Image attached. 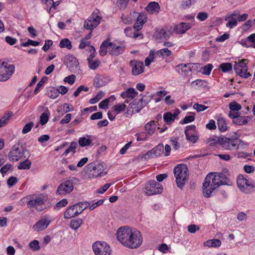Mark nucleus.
I'll list each match as a JSON object with an SVG mask.
<instances>
[{"label":"nucleus","instance_id":"f3484780","mask_svg":"<svg viewBox=\"0 0 255 255\" xmlns=\"http://www.w3.org/2000/svg\"><path fill=\"white\" fill-rule=\"evenodd\" d=\"M230 118L232 120V123L238 126H244L248 122V117L242 116L240 113L236 114L235 115L230 114Z\"/></svg>","mask_w":255,"mask_h":255},{"label":"nucleus","instance_id":"79ce46f5","mask_svg":"<svg viewBox=\"0 0 255 255\" xmlns=\"http://www.w3.org/2000/svg\"><path fill=\"white\" fill-rule=\"evenodd\" d=\"M104 93L102 91H99L95 97L92 98L90 100V103L94 104L97 103L100 100H101L104 96Z\"/></svg>","mask_w":255,"mask_h":255},{"label":"nucleus","instance_id":"1a4fd4ad","mask_svg":"<svg viewBox=\"0 0 255 255\" xmlns=\"http://www.w3.org/2000/svg\"><path fill=\"white\" fill-rule=\"evenodd\" d=\"M248 60L247 59H243L239 60L238 62H235L234 66V69L237 74L241 77L247 78L251 75L248 73L247 63Z\"/></svg>","mask_w":255,"mask_h":255},{"label":"nucleus","instance_id":"e433bc0d","mask_svg":"<svg viewBox=\"0 0 255 255\" xmlns=\"http://www.w3.org/2000/svg\"><path fill=\"white\" fill-rule=\"evenodd\" d=\"M59 46L61 48H66L69 50L72 47L71 41L67 38L62 39L60 42Z\"/></svg>","mask_w":255,"mask_h":255},{"label":"nucleus","instance_id":"bb28decb","mask_svg":"<svg viewBox=\"0 0 255 255\" xmlns=\"http://www.w3.org/2000/svg\"><path fill=\"white\" fill-rule=\"evenodd\" d=\"M137 95V92L133 88H129L127 91L121 93V96L123 98L133 99Z\"/></svg>","mask_w":255,"mask_h":255},{"label":"nucleus","instance_id":"5701e85b","mask_svg":"<svg viewBox=\"0 0 255 255\" xmlns=\"http://www.w3.org/2000/svg\"><path fill=\"white\" fill-rule=\"evenodd\" d=\"M143 99L141 98L139 100H133L129 105L130 109L133 110L135 113H138L143 108L144 105L143 103Z\"/></svg>","mask_w":255,"mask_h":255},{"label":"nucleus","instance_id":"20e7f679","mask_svg":"<svg viewBox=\"0 0 255 255\" xmlns=\"http://www.w3.org/2000/svg\"><path fill=\"white\" fill-rule=\"evenodd\" d=\"M174 174L178 187L182 189L188 179V168L185 164H180L174 168Z\"/></svg>","mask_w":255,"mask_h":255},{"label":"nucleus","instance_id":"052dcab7","mask_svg":"<svg viewBox=\"0 0 255 255\" xmlns=\"http://www.w3.org/2000/svg\"><path fill=\"white\" fill-rule=\"evenodd\" d=\"M157 37L160 39H167L169 38V36L168 33L165 31V30L161 29L159 32L157 33Z\"/></svg>","mask_w":255,"mask_h":255},{"label":"nucleus","instance_id":"f03ea898","mask_svg":"<svg viewBox=\"0 0 255 255\" xmlns=\"http://www.w3.org/2000/svg\"><path fill=\"white\" fill-rule=\"evenodd\" d=\"M222 178L223 176L213 173H210L206 176L203 184V195L205 197H210L212 192L221 185L228 184Z\"/></svg>","mask_w":255,"mask_h":255},{"label":"nucleus","instance_id":"6e6d98bb","mask_svg":"<svg viewBox=\"0 0 255 255\" xmlns=\"http://www.w3.org/2000/svg\"><path fill=\"white\" fill-rule=\"evenodd\" d=\"M213 68V65L211 64H208L203 68L202 73L204 75H209L211 73Z\"/></svg>","mask_w":255,"mask_h":255},{"label":"nucleus","instance_id":"09e8293b","mask_svg":"<svg viewBox=\"0 0 255 255\" xmlns=\"http://www.w3.org/2000/svg\"><path fill=\"white\" fill-rule=\"evenodd\" d=\"M163 118L165 122L167 123L170 122H173L175 120V119L172 116V114H171L170 112L165 113Z\"/></svg>","mask_w":255,"mask_h":255},{"label":"nucleus","instance_id":"e2e57ef3","mask_svg":"<svg viewBox=\"0 0 255 255\" xmlns=\"http://www.w3.org/2000/svg\"><path fill=\"white\" fill-rule=\"evenodd\" d=\"M195 117L194 116H186L182 121L180 122L181 124H185L194 121Z\"/></svg>","mask_w":255,"mask_h":255},{"label":"nucleus","instance_id":"a19ab883","mask_svg":"<svg viewBox=\"0 0 255 255\" xmlns=\"http://www.w3.org/2000/svg\"><path fill=\"white\" fill-rule=\"evenodd\" d=\"M186 139L192 143H195L198 139V136L195 134H191L187 133V131H184Z\"/></svg>","mask_w":255,"mask_h":255},{"label":"nucleus","instance_id":"8fccbe9b","mask_svg":"<svg viewBox=\"0 0 255 255\" xmlns=\"http://www.w3.org/2000/svg\"><path fill=\"white\" fill-rule=\"evenodd\" d=\"M33 126L34 124L32 122H29L28 123L26 124L22 128V133L26 134L29 132L31 130L32 127H33Z\"/></svg>","mask_w":255,"mask_h":255},{"label":"nucleus","instance_id":"a211bd4d","mask_svg":"<svg viewBox=\"0 0 255 255\" xmlns=\"http://www.w3.org/2000/svg\"><path fill=\"white\" fill-rule=\"evenodd\" d=\"M130 65L132 66V75H138L143 72L144 66L142 62L136 60L131 61Z\"/></svg>","mask_w":255,"mask_h":255},{"label":"nucleus","instance_id":"7ed1b4c3","mask_svg":"<svg viewBox=\"0 0 255 255\" xmlns=\"http://www.w3.org/2000/svg\"><path fill=\"white\" fill-rule=\"evenodd\" d=\"M29 150L19 143L14 144L8 153V157L11 161H17L22 158L30 156Z\"/></svg>","mask_w":255,"mask_h":255},{"label":"nucleus","instance_id":"3c124183","mask_svg":"<svg viewBox=\"0 0 255 255\" xmlns=\"http://www.w3.org/2000/svg\"><path fill=\"white\" fill-rule=\"evenodd\" d=\"M39 42L36 41H33L31 39H28L25 42L22 43L21 45L23 47H26L29 45H32L33 46H37L39 44Z\"/></svg>","mask_w":255,"mask_h":255},{"label":"nucleus","instance_id":"c03bdc74","mask_svg":"<svg viewBox=\"0 0 255 255\" xmlns=\"http://www.w3.org/2000/svg\"><path fill=\"white\" fill-rule=\"evenodd\" d=\"M193 108L199 113L206 110L208 107L198 103H195L194 104Z\"/></svg>","mask_w":255,"mask_h":255},{"label":"nucleus","instance_id":"69168bd1","mask_svg":"<svg viewBox=\"0 0 255 255\" xmlns=\"http://www.w3.org/2000/svg\"><path fill=\"white\" fill-rule=\"evenodd\" d=\"M170 142L173 148L175 150L179 149L180 147L179 143H178V138L176 137L174 139H170Z\"/></svg>","mask_w":255,"mask_h":255},{"label":"nucleus","instance_id":"f257e3e1","mask_svg":"<svg viewBox=\"0 0 255 255\" xmlns=\"http://www.w3.org/2000/svg\"><path fill=\"white\" fill-rule=\"evenodd\" d=\"M117 237L122 244L130 249L138 248L142 242L140 232L135 229L132 231L128 227L119 228L117 231Z\"/></svg>","mask_w":255,"mask_h":255},{"label":"nucleus","instance_id":"bf43d9fd","mask_svg":"<svg viewBox=\"0 0 255 255\" xmlns=\"http://www.w3.org/2000/svg\"><path fill=\"white\" fill-rule=\"evenodd\" d=\"M154 52L151 51L150 52L148 57H146L145 59V65L146 66H148L150 65L151 62L153 61L154 59Z\"/></svg>","mask_w":255,"mask_h":255},{"label":"nucleus","instance_id":"0eeeda50","mask_svg":"<svg viewBox=\"0 0 255 255\" xmlns=\"http://www.w3.org/2000/svg\"><path fill=\"white\" fill-rule=\"evenodd\" d=\"M237 184L240 191L246 194L252 193L255 187V183L253 181L246 179L243 175L238 176Z\"/></svg>","mask_w":255,"mask_h":255},{"label":"nucleus","instance_id":"864d4df0","mask_svg":"<svg viewBox=\"0 0 255 255\" xmlns=\"http://www.w3.org/2000/svg\"><path fill=\"white\" fill-rule=\"evenodd\" d=\"M68 204V201L66 199H63L56 203L54 207L55 209H59L62 207H65Z\"/></svg>","mask_w":255,"mask_h":255},{"label":"nucleus","instance_id":"6e6552de","mask_svg":"<svg viewBox=\"0 0 255 255\" xmlns=\"http://www.w3.org/2000/svg\"><path fill=\"white\" fill-rule=\"evenodd\" d=\"M162 186L155 180H149L145 184L143 188L144 194L146 196H152L162 193Z\"/></svg>","mask_w":255,"mask_h":255},{"label":"nucleus","instance_id":"58836bf2","mask_svg":"<svg viewBox=\"0 0 255 255\" xmlns=\"http://www.w3.org/2000/svg\"><path fill=\"white\" fill-rule=\"evenodd\" d=\"M171 51L166 48L161 49L157 52V54L161 56L163 58L168 57L171 55Z\"/></svg>","mask_w":255,"mask_h":255},{"label":"nucleus","instance_id":"13d9d810","mask_svg":"<svg viewBox=\"0 0 255 255\" xmlns=\"http://www.w3.org/2000/svg\"><path fill=\"white\" fill-rule=\"evenodd\" d=\"M129 0H118L117 5L121 9H125L128 4Z\"/></svg>","mask_w":255,"mask_h":255},{"label":"nucleus","instance_id":"603ef678","mask_svg":"<svg viewBox=\"0 0 255 255\" xmlns=\"http://www.w3.org/2000/svg\"><path fill=\"white\" fill-rule=\"evenodd\" d=\"M89 88L87 87H85L84 85L80 86L74 93V96L76 97H78L79 94L83 91L87 92Z\"/></svg>","mask_w":255,"mask_h":255},{"label":"nucleus","instance_id":"72a5a7b5","mask_svg":"<svg viewBox=\"0 0 255 255\" xmlns=\"http://www.w3.org/2000/svg\"><path fill=\"white\" fill-rule=\"evenodd\" d=\"M26 159L23 161L20 162L17 166L18 169H29L31 165V162L28 160V157L25 158Z\"/></svg>","mask_w":255,"mask_h":255},{"label":"nucleus","instance_id":"2eb2a0df","mask_svg":"<svg viewBox=\"0 0 255 255\" xmlns=\"http://www.w3.org/2000/svg\"><path fill=\"white\" fill-rule=\"evenodd\" d=\"M193 64H180L175 67L176 70L180 75L184 76H188L191 75Z\"/></svg>","mask_w":255,"mask_h":255},{"label":"nucleus","instance_id":"473e14b6","mask_svg":"<svg viewBox=\"0 0 255 255\" xmlns=\"http://www.w3.org/2000/svg\"><path fill=\"white\" fill-rule=\"evenodd\" d=\"M138 13L137 12H133L132 13H130L129 15L127 16H125L123 14L121 16V18L124 23L126 24H129L133 20V17L134 16V15H136Z\"/></svg>","mask_w":255,"mask_h":255},{"label":"nucleus","instance_id":"f704fd0d","mask_svg":"<svg viewBox=\"0 0 255 255\" xmlns=\"http://www.w3.org/2000/svg\"><path fill=\"white\" fill-rule=\"evenodd\" d=\"M83 223V221L82 219L72 220L70 222V226L74 230H76L80 227Z\"/></svg>","mask_w":255,"mask_h":255},{"label":"nucleus","instance_id":"c9c22d12","mask_svg":"<svg viewBox=\"0 0 255 255\" xmlns=\"http://www.w3.org/2000/svg\"><path fill=\"white\" fill-rule=\"evenodd\" d=\"M154 154L157 157L163 153L164 147L163 144H159L152 149Z\"/></svg>","mask_w":255,"mask_h":255},{"label":"nucleus","instance_id":"37998d69","mask_svg":"<svg viewBox=\"0 0 255 255\" xmlns=\"http://www.w3.org/2000/svg\"><path fill=\"white\" fill-rule=\"evenodd\" d=\"M89 68L92 70H96L100 65L101 62L99 60L88 61Z\"/></svg>","mask_w":255,"mask_h":255},{"label":"nucleus","instance_id":"7c9ffc66","mask_svg":"<svg viewBox=\"0 0 255 255\" xmlns=\"http://www.w3.org/2000/svg\"><path fill=\"white\" fill-rule=\"evenodd\" d=\"M109 47V42L107 39L104 40L100 45L99 54L101 56H104L107 53V48Z\"/></svg>","mask_w":255,"mask_h":255},{"label":"nucleus","instance_id":"680f3d73","mask_svg":"<svg viewBox=\"0 0 255 255\" xmlns=\"http://www.w3.org/2000/svg\"><path fill=\"white\" fill-rule=\"evenodd\" d=\"M200 230V227L195 224H191L188 226V231L192 234L195 233Z\"/></svg>","mask_w":255,"mask_h":255},{"label":"nucleus","instance_id":"ea45409f","mask_svg":"<svg viewBox=\"0 0 255 255\" xmlns=\"http://www.w3.org/2000/svg\"><path fill=\"white\" fill-rule=\"evenodd\" d=\"M77 147V143L76 141H72L70 143L69 147L65 151L64 155H67L69 152H73L75 153V149Z\"/></svg>","mask_w":255,"mask_h":255},{"label":"nucleus","instance_id":"2f4dec72","mask_svg":"<svg viewBox=\"0 0 255 255\" xmlns=\"http://www.w3.org/2000/svg\"><path fill=\"white\" fill-rule=\"evenodd\" d=\"M204 245L208 247H219L221 245V242L219 239L210 240L205 242Z\"/></svg>","mask_w":255,"mask_h":255},{"label":"nucleus","instance_id":"a18cd8bd","mask_svg":"<svg viewBox=\"0 0 255 255\" xmlns=\"http://www.w3.org/2000/svg\"><path fill=\"white\" fill-rule=\"evenodd\" d=\"M29 246L33 251H38L40 248L39 245V242L36 240H34L31 242L29 244Z\"/></svg>","mask_w":255,"mask_h":255},{"label":"nucleus","instance_id":"4be33fe9","mask_svg":"<svg viewBox=\"0 0 255 255\" xmlns=\"http://www.w3.org/2000/svg\"><path fill=\"white\" fill-rule=\"evenodd\" d=\"M77 205H73L67 208L64 214V218L65 219H69L77 216L78 211L76 210Z\"/></svg>","mask_w":255,"mask_h":255},{"label":"nucleus","instance_id":"b1692460","mask_svg":"<svg viewBox=\"0 0 255 255\" xmlns=\"http://www.w3.org/2000/svg\"><path fill=\"white\" fill-rule=\"evenodd\" d=\"M145 9L151 14L157 13L160 11V6L157 2L152 1L147 4Z\"/></svg>","mask_w":255,"mask_h":255},{"label":"nucleus","instance_id":"ddd939ff","mask_svg":"<svg viewBox=\"0 0 255 255\" xmlns=\"http://www.w3.org/2000/svg\"><path fill=\"white\" fill-rule=\"evenodd\" d=\"M14 66L7 62H0V81L8 79L14 71Z\"/></svg>","mask_w":255,"mask_h":255},{"label":"nucleus","instance_id":"5fc2aeb1","mask_svg":"<svg viewBox=\"0 0 255 255\" xmlns=\"http://www.w3.org/2000/svg\"><path fill=\"white\" fill-rule=\"evenodd\" d=\"M126 108V105L125 104H121L116 105L114 107V111L117 113V114H119L125 110Z\"/></svg>","mask_w":255,"mask_h":255},{"label":"nucleus","instance_id":"49530a36","mask_svg":"<svg viewBox=\"0 0 255 255\" xmlns=\"http://www.w3.org/2000/svg\"><path fill=\"white\" fill-rule=\"evenodd\" d=\"M47 77L46 76L43 77L40 81L37 83L36 87L34 90V94L35 95L37 94V92L39 91V89L42 87L43 84L45 82V81L47 80Z\"/></svg>","mask_w":255,"mask_h":255},{"label":"nucleus","instance_id":"393cba45","mask_svg":"<svg viewBox=\"0 0 255 255\" xmlns=\"http://www.w3.org/2000/svg\"><path fill=\"white\" fill-rule=\"evenodd\" d=\"M191 28V24L186 22H181L176 25V32L178 34H183Z\"/></svg>","mask_w":255,"mask_h":255},{"label":"nucleus","instance_id":"c756f323","mask_svg":"<svg viewBox=\"0 0 255 255\" xmlns=\"http://www.w3.org/2000/svg\"><path fill=\"white\" fill-rule=\"evenodd\" d=\"M218 128L220 131L224 132L227 130V124L225 119L223 118H219L217 120Z\"/></svg>","mask_w":255,"mask_h":255},{"label":"nucleus","instance_id":"412c9836","mask_svg":"<svg viewBox=\"0 0 255 255\" xmlns=\"http://www.w3.org/2000/svg\"><path fill=\"white\" fill-rule=\"evenodd\" d=\"M146 15L144 13H140L134 23L133 28L136 30H139L141 29L143 24L146 22Z\"/></svg>","mask_w":255,"mask_h":255},{"label":"nucleus","instance_id":"de8ad7c7","mask_svg":"<svg viewBox=\"0 0 255 255\" xmlns=\"http://www.w3.org/2000/svg\"><path fill=\"white\" fill-rule=\"evenodd\" d=\"M49 119V113H43L40 117V123L41 125H45Z\"/></svg>","mask_w":255,"mask_h":255},{"label":"nucleus","instance_id":"cd10ccee","mask_svg":"<svg viewBox=\"0 0 255 255\" xmlns=\"http://www.w3.org/2000/svg\"><path fill=\"white\" fill-rule=\"evenodd\" d=\"M145 130L148 135H151L153 134L156 128L155 123L154 121H151L147 123L144 126Z\"/></svg>","mask_w":255,"mask_h":255},{"label":"nucleus","instance_id":"6ab92c4d","mask_svg":"<svg viewBox=\"0 0 255 255\" xmlns=\"http://www.w3.org/2000/svg\"><path fill=\"white\" fill-rule=\"evenodd\" d=\"M65 64L71 71L76 70L79 65L77 59L72 55H68L66 57Z\"/></svg>","mask_w":255,"mask_h":255},{"label":"nucleus","instance_id":"c85d7f7f","mask_svg":"<svg viewBox=\"0 0 255 255\" xmlns=\"http://www.w3.org/2000/svg\"><path fill=\"white\" fill-rule=\"evenodd\" d=\"M91 137L90 135H87L86 137L83 136L79 138L78 143L81 147H85L90 145L92 143V140L89 138Z\"/></svg>","mask_w":255,"mask_h":255},{"label":"nucleus","instance_id":"4468645a","mask_svg":"<svg viewBox=\"0 0 255 255\" xmlns=\"http://www.w3.org/2000/svg\"><path fill=\"white\" fill-rule=\"evenodd\" d=\"M101 19V17L98 16L96 13H93L85 21L84 27L86 29L92 30L99 24Z\"/></svg>","mask_w":255,"mask_h":255},{"label":"nucleus","instance_id":"0e129e2a","mask_svg":"<svg viewBox=\"0 0 255 255\" xmlns=\"http://www.w3.org/2000/svg\"><path fill=\"white\" fill-rule=\"evenodd\" d=\"M222 137H223V136L217 137L215 138H209L208 139V142L210 145H214L218 143L220 144V140Z\"/></svg>","mask_w":255,"mask_h":255},{"label":"nucleus","instance_id":"9b49d317","mask_svg":"<svg viewBox=\"0 0 255 255\" xmlns=\"http://www.w3.org/2000/svg\"><path fill=\"white\" fill-rule=\"evenodd\" d=\"M92 248L95 255H112L111 249L106 242H96Z\"/></svg>","mask_w":255,"mask_h":255},{"label":"nucleus","instance_id":"9d476101","mask_svg":"<svg viewBox=\"0 0 255 255\" xmlns=\"http://www.w3.org/2000/svg\"><path fill=\"white\" fill-rule=\"evenodd\" d=\"M86 167L89 171L88 175L90 178L102 176L105 170V166L103 163L96 164L95 163L92 162L87 165Z\"/></svg>","mask_w":255,"mask_h":255},{"label":"nucleus","instance_id":"39448f33","mask_svg":"<svg viewBox=\"0 0 255 255\" xmlns=\"http://www.w3.org/2000/svg\"><path fill=\"white\" fill-rule=\"evenodd\" d=\"M220 145L225 149L233 150L242 149L246 144L238 138H229L223 136L220 140Z\"/></svg>","mask_w":255,"mask_h":255},{"label":"nucleus","instance_id":"a878e982","mask_svg":"<svg viewBox=\"0 0 255 255\" xmlns=\"http://www.w3.org/2000/svg\"><path fill=\"white\" fill-rule=\"evenodd\" d=\"M229 107L230 110L228 115L229 117H230V114L235 115L236 114L239 113V111L242 109L241 105L236 101L230 103L229 104Z\"/></svg>","mask_w":255,"mask_h":255},{"label":"nucleus","instance_id":"4d7b16f0","mask_svg":"<svg viewBox=\"0 0 255 255\" xmlns=\"http://www.w3.org/2000/svg\"><path fill=\"white\" fill-rule=\"evenodd\" d=\"M196 0H186L181 2V6L184 9L190 6L192 4L195 2Z\"/></svg>","mask_w":255,"mask_h":255},{"label":"nucleus","instance_id":"338daca9","mask_svg":"<svg viewBox=\"0 0 255 255\" xmlns=\"http://www.w3.org/2000/svg\"><path fill=\"white\" fill-rule=\"evenodd\" d=\"M208 16V14L206 12H200L197 14V18L200 21H203L205 20Z\"/></svg>","mask_w":255,"mask_h":255},{"label":"nucleus","instance_id":"423d86ee","mask_svg":"<svg viewBox=\"0 0 255 255\" xmlns=\"http://www.w3.org/2000/svg\"><path fill=\"white\" fill-rule=\"evenodd\" d=\"M79 179L75 177H69L61 183L58 187L56 193L57 195H65L70 193L74 190V185L79 183Z\"/></svg>","mask_w":255,"mask_h":255},{"label":"nucleus","instance_id":"aec40b11","mask_svg":"<svg viewBox=\"0 0 255 255\" xmlns=\"http://www.w3.org/2000/svg\"><path fill=\"white\" fill-rule=\"evenodd\" d=\"M125 46L123 45H117L114 42H109L110 53L112 56H118L122 54L125 51Z\"/></svg>","mask_w":255,"mask_h":255},{"label":"nucleus","instance_id":"dca6fc26","mask_svg":"<svg viewBox=\"0 0 255 255\" xmlns=\"http://www.w3.org/2000/svg\"><path fill=\"white\" fill-rule=\"evenodd\" d=\"M50 222L51 220L48 218L47 216H45L33 225L32 229L36 232L43 231L48 227Z\"/></svg>","mask_w":255,"mask_h":255},{"label":"nucleus","instance_id":"4c0bfd02","mask_svg":"<svg viewBox=\"0 0 255 255\" xmlns=\"http://www.w3.org/2000/svg\"><path fill=\"white\" fill-rule=\"evenodd\" d=\"M223 72H227L232 70V65L231 63H223L219 66Z\"/></svg>","mask_w":255,"mask_h":255},{"label":"nucleus","instance_id":"774afa93","mask_svg":"<svg viewBox=\"0 0 255 255\" xmlns=\"http://www.w3.org/2000/svg\"><path fill=\"white\" fill-rule=\"evenodd\" d=\"M76 76L74 75H71L65 78L64 81L72 85L75 81Z\"/></svg>","mask_w":255,"mask_h":255},{"label":"nucleus","instance_id":"f8f14e48","mask_svg":"<svg viewBox=\"0 0 255 255\" xmlns=\"http://www.w3.org/2000/svg\"><path fill=\"white\" fill-rule=\"evenodd\" d=\"M25 198L27 200V206L29 208H36L37 210V207L44 204V197L42 195L32 194L26 196ZM39 211H42L41 209H38Z\"/></svg>","mask_w":255,"mask_h":255}]
</instances>
